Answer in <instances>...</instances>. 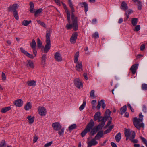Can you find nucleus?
I'll use <instances>...</instances> for the list:
<instances>
[{"mask_svg":"<svg viewBox=\"0 0 147 147\" xmlns=\"http://www.w3.org/2000/svg\"><path fill=\"white\" fill-rule=\"evenodd\" d=\"M51 30L50 28L47 29L46 35V44L45 45L44 49V52L45 53H47L51 47V41L50 39V34Z\"/></svg>","mask_w":147,"mask_h":147,"instance_id":"f257e3e1","label":"nucleus"},{"mask_svg":"<svg viewBox=\"0 0 147 147\" xmlns=\"http://www.w3.org/2000/svg\"><path fill=\"white\" fill-rule=\"evenodd\" d=\"M77 18V17L75 16L73 14L71 15L72 23L69 24H67L66 26V28L69 30L73 28L75 31L77 30L78 28Z\"/></svg>","mask_w":147,"mask_h":147,"instance_id":"f03ea898","label":"nucleus"},{"mask_svg":"<svg viewBox=\"0 0 147 147\" xmlns=\"http://www.w3.org/2000/svg\"><path fill=\"white\" fill-rule=\"evenodd\" d=\"M143 120V118H137L134 117L133 119V124L134 126L138 130H140L141 127L143 128L144 127V124L141 123Z\"/></svg>","mask_w":147,"mask_h":147,"instance_id":"7ed1b4c3","label":"nucleus"},{"mask_svg":"<svg viewBox=\"0 0 147 147\" xmlns=\"http://www.w3.org/2000/svg\"><path fill=\"white\" fill-rule=\"evenodd\" d=\"M94 125V123L93 120L92 119H91L85 129L81 133V136L82 137H84L87 132L90 131Z\"/></svg>","mask_w":147,"mask_h":147,"instance_id":"20e7f679","label":"nucleus"},{"mask_svg":"<svg viewBox=\"0 0 147 147\" xmlns=\"http://www.w3.org/2000/svg\"><path fill=\"white\" fill-rule=\"evenodd\" d=\"M101 125H103V124H101ZM100 124H98V126H96L94 127L93 129L92 128L91 131V135L92 136L94 135V134H96V132L99 130L101 129L102 128V127H100Z\"/></svg>","mask_w":147,"mask_h":147,"instance_id":"39448f33","label":"nucleus"},{"mask_svg":"<svg viewBox=\"0 0 147 147\" xmlns=\"http://www.w3.org/2000/svg\"><path fill=\"white\" fill-rule=\"evenodd\" d=\"M52 127L55 131H59L62 128V126L58 122H56L52 123Z\"/></svg>","mask_w":147,"mask_h":147,"instance_id":"423d86ee","label":"nucleus"},{"mask_svg":"<svg viewBox=\"0 0 147 147\" xmlns=\"http://www.w3.org/2000/svg\"><path fill=\"white\" fill-rule=\"evenodd\" d=\"M38 113L41 116H44L46 113V109L44 107H39L38 108Z\"/></svg>","mask_w":147,"mask_h":147,"instance_id":"0eeeda50","label":"nucleus"},{"mask_svg":"<svg viewBox=\"0 0 147 147\" xmlns=\"http://www.w3.org/2000/svg\"><path fill=\"white\" fill-rule=\"evenodd\" d=\"M54 58L55 60L58 62H60L62 60L61 54L58 51L55 53L54 54Z\"/></svg>","mask_w":147,"mask_h":147,"instance_id":"6e6552de","label":"nucleus"},{"mask_svg":"<svg viewBox=\"0 0 147 147\" xmlns=\"http://www.w3.org/2000/svg\"><path fill=\"white\" fill-rule=\"evenodd\" d=\"M74 83L75 86L79 88L82 87V83L79 78H76L74 80Z\"/></svg>","mask_w":147,"mask_h":147,"instance_id":"1a4fd4ad","label":"nucleus"},{"mask_svg":"<svg viewBox=\"0 0 147 147\" xmlns=\"http://www.w3.org/2000/svg\"><path fill=\"white\" fill-rule=\"evenodd\" d=\"M19 5L17 4H14L11 5L8 8V10L10 12L17 11L16 9L18 7Z\"/></svg>","mask_w":147,"mask_h":147,"instance_id":"9d476101","label":"nucleus"},{"mask_svg":"<svg viewBox=\"0 0 147 147\" xmlns=\"http://www.w3.org/2000/svg\"><path fill=\"white\" fill-rule=\"evenodd\" d=\"M77 36L78 34L77 32H74L73 33L70 39V41L71 43H76Z\"/></svg>","mask_w":147,"mask_h":147,"instance_id":"9b49d317","label":"nucleus"},{"mask_svg":"<svg viewBox=\"0 0 147 147\" xmlns=\"http://www.w3.org/2000/svg\"><path fill=\"white\" fill-rule=\"evenodd\" d=\"M88 147H91L92 146H94L98 144V142L95 139L93 138L88 143Z\"/></svg>","mask_w":147,"mask_h":147,"instance_id":"f8f14e48","label":"nucleus"},{"mask_svg":"<svg viewBox=\"0 0 147 147\" xmlns=\"http://www.w3.org/2000/svg\"><path fill=\"white\" fill-rule=\"evenodd\" d=\"M135 136V133L134 131H131V135L130 136V140L133 143H136L138 142V140L136 139H134Z\"/></svg>","mask_w":147,"mask_h":147,"instance_id":"ddd939ff","label":"nucleus"},{"mask_svg":"<svg viewBox=\"0 0 147 147\" xmlns=\"http://www.w3.org/2000/svg\"><path fill=\"white\" fill-rule=\"evenodd\" d=\"M76 69L78 71H80L82 70V65L81 62H77L76 66Z\"/></svg>","mask_w":147,"mask_h":147,"instance_id":"4468645a","label":"nucleus"},{"mask_svg":"<svg viewBox=\"0 0 147 147\" xmlns=\"http://www.w3.org/2000/svg\"><path fill=\"white\" fill-rule=\"evenodd\" d=\"M105 117H100V118H98V119L97 120L98 122H101V123H100L99 124H103V125L101 124L100 125V127L101 126L102 128L104 126L105 124V121H106V120H105Z\"/></svg>","mask_w":147,"mask_h":147,"instance_id":"2eb2a0df","label":"nucleus"},{"mask_svg":"<svg viewBox=\"0 0 147 147\" xmlns=\"http://www.w3.org/2000/svg\"><path fill=\"white\" fill-rule=\"evenodd\" d=\"M138 64H136L132 65L130 68V70L132 72V74H134L136 72V70L138 68Z\"/></svg>","mask_w":147,"mask_h":147,"instance_id":"dca6fc26","label":"nucleus"},{"mask_svg":"<svg viewBox=\"0 0 147 147\" xmlns=\"http://www.w3.org/2000/svg\"><path fill=\"white\" fill-rule=\"evenodd\" d=\"M14 105L17 107H21L23 104V101L21 99H18L14 103Z\"/></svg>","mask_w":147,"mask_h":147,"instance_id":"f3484780","label":"nucleus"},{"mask_svg":"<svg viewBox=\"0 0 147 147\" xmlns=\"http://www.w3.org/2000/svg\"><path fill=\"white\" fill-rule=\"evenodd\" d=\"M128 6L127 3L125 1H123L121 4L120 7L121 9L124 10L125 12H126V10L128 9Z\"/></svg>","mask_w":147,"mask_h":147,"instance_id":"a211bd4d","label":"nucleus"},{"mask_svg":"<svg viewBox=\"0 0 147 147\" xmlns=\"http://www.w3.org/2000/svg\"><path fill=\"white\" fill-rule=\"evenodd\" d=\"M27 119L28 121V123L30 124H32L34 121V117H32L31 115L28 116L27 117Z\"/></svg>","mask_w":147,"mask_h":147,"instance_id":"6ab92c4d","label":"nucleus"},{"mask_svg":"<svg viewBox=\"0 0 147 147\" xmlns=\"http://www.w3.org/2000/svg\"><path fill=\"white\" fill-rule=\"evenodd\" d=\"M28 85L30 86L34 87L36 85V81L35 80H30L27 82Z\"/></svg>","mask_w":147,"mask_h":147,"instance_id":"aec40b11","label":"nucleus"},{"mask_svg":"<svg viewBox=\"0 0 147 147\" xmlns=\"http://www.w3.org/2000/svg\"><path fill=\"white\" fill-rule=\"evenodd\" d=\"M101 117V113L100 112H97L95 113L94 117V120L96 121L97 120L98 118Z\"/></svg>","mask_w":147,"mask_h":147,"instance_id":"412c9836","label":"nucleus"},{"mask_svg":"<svg viewBox=\"0 0 147 147\" xmlns=\"http://www.w3.org/2000/svg\"><path fill=\"white\" fill-rule=\"evenodd\" d=\"M42 8H40L36 10L35 11H33V12L34 13V16L35 17H37L40 15V13L42 11Z\"/></svg>","mask_w":147,"mask_h":147,"instance_id":"4be33fe9","label":"nucleus"},{"mask_svg":"<svg viewBox=\"0 0 147 147\" xmlns=\"http://www.w3.org/2000/svg\"><path fill=\"white\" fill-rule=\"evenodd\" d=\"M37 46L38 49H42L44 48V46L42 45V42L39 38H37Z\"/></svg>","mask_w":147,"mask_h":147,"instance_id":"5701e85b","label":"nucleus"},{"mask_svg":"<svg viewBox=\"0 0 147 147\" xmlns=\"http://www.w3.org/2000/svg\"><path fill=\"white\" fill-rule=\"evenodd\" d=\"M80 5L82 4L83 5V6H81L82 7L83 6L84 7L85 13H86V12L88 11V7L87 4L85 2H84L82 3H80Z\"/></svg>","mask_w":147,"mask_h":147,"instance_id":"b1692460","label":"nucleus"},{"mask_svg":"<svg viewBox=\"0 0 147 147\" xmlns=\"http://www.w3.org/2000/svg\"><path fill=\"white\" fill-rule=\"evenodd\" d=\"M31 108V103L29 102H27L26 104L24 107L26 111L28 110H29Z\"/></svg>","mask_w":147,"mask_h":147,"instance_id":"393cba45","label":"nucleus"},{"mask_svg":"<svg viewBox=\"0 0 147 147\" xmlns=\"http://www.w3.org/2000/svg\"><path fill=\"white\" fill-rule=\"evenodd\" d=\"M125 132L124 134L125 136H130L131 134V131L129 129H127L126 128L124 129Z\"/></svg>","mask_w":147,"mask_h":147,"instance_id":"a878e982","label":"nucleus"},{"mask_svg":"<svg viewBox=\"0 0 147 147\" xmlns=\"http://www.w3.org/2000/svg\"><path fill=\"white\" fill-rule=\"evenodd\" d=\"M121 134L119 132L117 134L115 137V138L116 141L117 142H119L120 141L121 138Z\"/></svg>","mask_w":147,"mask_h":147,"instance_id":"bb28decb","label":"nucleus"},{"mask_svg":"<svg viewBox=\"0 0 147 147\" xmlns=\"http://www.w3.org/2000/svg\"><path fill=\"white\" fill-rule=\"evenodd\" d=\"M26 66L28 67V65L30 68H33L34 67V65L33 62L31 60H28V63L26 65Z\"/></svg>","mask_w":147,"mask_h":147,"instance_id":"cd10ccee","label":"nucleus"},{"mask_svg":"<svg viewBox=\"0 0 147 147\" xmlns=\"http://www.w3.org/2000/svg\"><path fill=\"white\" fill-rule=\"evenodd\" d=\"M127 110V107L126 105H125L123 107H121L120 109V113L121 115L125 113Z\"/></svg>","mask_w":147,"mask_h":147,"instance_id":"c85d7f7f","label":"nucleus"},{"mask_svg":"<svg viewBox=\"0 0 147 147\" xmlns=\"http://www.w3.org/2000/svg\"><path fill=\"white\" fill-rule=\"evenodd\" d=\"M30 45L32 49L36 48V43L34 39L32 40V42L30 43Z\"/></svg>","mask_w":147,"mask_h":147,"instance_id":"c756f323","label":"nucleus"},{"mask_svg":"<svg viewBox=\"0 0 147 147\" xmlns=\"http://www.w3.org/2000/svg\"><path fill=\"white\" fill-rule=\"evenodd\" d=\"M11 107H4L2 109L1 112V113H5L11 109Z\"/></svg>","mask_w":147,"mask_h":147,"instance_id":"7c9ffc66","label":"nucleus"},{"mask_svg":"<svg viewBox=\"0 0 147 147\" xmlns=\"http://www.w3.org/2000/svg\"><path fill=\"white\" fill-rule=\"evenodd\" d=\"M32 21L31 20L28 21L27 20H24L22 21V24L23 25L25 26H27Z\"/></svg>","mask_w":147,"mask_h":147,"instance_id":"2f4dec72","label":"nucleus"},{"mask_svg":"<svg viewBox=\"0 0 147 147\" xmlns=\"http://www.w3.org/2000/svg\"><path fill=\"white\" fill-rule=\"evenodd\" d=\"M47 57H46V55L44 54H43L42 57V61L41 63L43 64V65H44L45 64V61L46 60Z\"/></svg>","mask_w":147,"mask_h":147,"instance_id":"473e14b6","label":"nucleus"},{"mask_svg":"<svg viewBox=\"0 0 147 147\" xmlns=\"http://www.w3.org/2000/svg\"><path fill=\"white\" fill-rule=\"evenodd\" d=\"M79 52L78 51L77 52L74 56V62L75 63H76L77 62H78V57H79Z\"/></svg>","mask_w":147,"mask_h":147,"instance_id":"72a5a7b5","label":"nucleus"},{"mask_svg":"<svg viewBox=\"0 0 147 147\" xmlns=\"http://www.w3.org/2000/svg\"><path fill=\"white\" fill-rule=\"evenodd\" d=\"M30 11L31 13L33 12L34 5L33 3L31 2L30 3Z\"/></svg>","mask_w":147,"mask_h":147,"instance_id":"f704fd0d","label":"nucleus"},{"mask_svg":"<svg viewBox=\"0 0 147 147\" xmlns=\"http://www.w3.org/2000/svg\"><path fill=\"white\" fill-rule=\"evenodd\" d=\"M65 12L67 13V18L68 20V22L69 24H70L71 20L70 18V14L69 11V10H67L65 11Z\"/></svg>","mask_w":147,"mask_h":147,"instance_id":"c9c22d12","label":"nucleus"},{"mask_svg":"<svg viewBox=\"0 0 147 147\" xmlns=\"http://www.w3.org/2000/svg\"><path fill=\"white\" fill-rule=\"evenodd\" d=\"M138 22V19L137 18H133L132 19L131 23L133 26H136Z\"/></svg>","mask_w":147,"mask_h":147,"instance_id":"e433bc0d","label":"nucleus"},{"mask_svg":"<svg viewBox=\"0 0 147 147\" xmlns=\"http://www.w3.org/2000/svg\"><path fill=\"white\" fill-rule=\"evenodd\" d=\"M111 111L109 109H107L105 112V116L107 118H108L110 117Z\"/></svg>","mask_w":147,"mask_h":147,"instance_id":"4c0bfd02","label":"nucleus"},{"mask_svg":"<svg viewBox=\"0 0 147 147\" xmlns=\"http://www.w3.org/2000/svg\"><path fill=\"white\" fill-rule=\"evenodd\" d=\"M76 124H74L71 125L69 127V131L72 130L76 127Z\"/></svg>","mask_w":147,"mask_h":147,"instance_id":"58836bf2","label":"nucleus"},{"mask_svg":"<svg viewBox=\"0 0 147 147\" xmlns=\"http://www.w3.org/2000/svg\"><path fill=\"white\" fill-rule=\"evenodd\" d=\"M137 5L138 7V9L140 10L142 8V5L141 4V3L139 1H138L137 2Z\"/></svg>","mask_w":147,"mask_h":147,"instance_id":"ea45409f","label":"nucleus"},{"mask_svg":"<svg viewBox=\"0 0 147 147\" xmlns=\"http://www.w3.org/2000/svg\"><path fill=\"white\" fill-rule=\"evenodd\" d=\"M86 104V102H84L81 105L79 108L80 111H82L84 108Z\"/></svg>","mask_w":147,"mask_h":147,"instance_id":"a19ab883","label":"nucleus"},{"mask_svg":"<svg viewBox=\"0 0 147 147\" xmlns=\"http://www.w3.org/2000/svg\"><path fill=\"white\" fill-rule=\"evenodd\" d=\"M103 131H99L97 134V135H96V138L98 136H99L102 137L103 136Z\"/></svg>","mask_w":147,"mask_h":147,"instance_id":"79ce46f5","label":"nucleus"},{"mask_svg":"<svg viewBox=\"0 0 147 147\" xmlns=\"http://www.w3.org/2000/svg\"><path fill=\"white\" fill-rule=\"evenodd\" d=\"M13 14L15 18V19L16 20H18L19 19V17L17 11L13 12Z\"/></svg>","mask_w":147,"mask_h":147,"instance_id":"37998d69","label":"nucleus"},{"mask_svg":"<svg viewBox=\"0 0 147 147\" xmlns=\"http://www.w3.org/2000/svg\"><path fill=\"white\" fill-rule=\"evenodd\" d=\"M64 128H61L59 131H58V134L59 135L62 136L63 133H64Z\"/></svg>","mask_w":147,"mask_h":147,"instance_id":"c03bdc74","label":"nucleus"},{"mask_svg":"<svg viewBox=\"0 0 147 147\" xmlns=\"http://www.w3.org/2000/svg\"><path fill=\"white\" fill-rule=\"evenodd\" d=\"M135 26L134 29L133 30L135 31L138 32L139 31L140 28V26L139 25H136V26Z\"/></svg>","mask_w":147,"mask_h":147,"instance_id":"a18cd8bd","label":"nucleus"},{"mask_svg":"<svg viewBox=\"0 0 147 147\" xmlns=\"http://www.w3.org/2000/svg\"><path fill=\"white\" fill-rule=\"evenodd\" d=\"M92 37L95 39L98 38L99 37V35L98 32H96L92 36Z\"/></svg>","mask_w":147,"mask_h":147,"instance_id":"49530a36","label":"nucleus"},{"mask_svg":"<svg viewBox=\"0 0 147 147\" xmlns=\"http://www.w3.org/2000/svg\"><path fill=\"white\" fill-rule=\"evenodd\" d=\"M2 79L3 81H5L6 80V77L5 75L3 72L2 73Z\"/></svg>","mask_w":147,"mask_h":147,"instance_id":"de8ad7c7","label":"nucleus"},{"mask_svg":"<svg viewBox=\"0 0 147 147\" xmlns=\"http://www.w3.org/2000/svg\"><path fill=\"white\" fill-rule=\"evenodd\" d=\"M142 88L143 90H147V84H143L142 85Z\"/></svg>","mask_w":147,"mask_h":147,"instance_id":"09e8293b","label":"nucleus"},{"mask_svg":"<svg viewBox=\"0 0 147 147\" xmlns=\"http://www.w3.org/2000/svg\"><path fill=\"white\" fill-rule=\"evenodd\" d=\"M141 139L144 144L147 146V140L144 138L140 137Z\"/></svg>","mask_w":147,"mask_h":147,"instance_id":"8fccbe9b","label":"nucleus"},{"mask_svg":"<svg viewBox=\"0 0 147 147\" xmlns=\"http://www.w3.org/2000/svg\"><path fill=\"white\" fill-rule=\"evenodd\" d=\"M20 50L22 52L24 53V55H27L28 52L24 50L21 47L20 48Z\"/></svg>","mask_w":147,"mask_h":147,"instance_id":"3c124183","label":"nucleus"},{"mask_svg":"<svg viewBox=\"0 0 147 147\" xmlns=\"http://www.w3.org/2000/svg\"><path fill=\"white\" fill-rule=\"evenodd\" d=\"M5 142L4 140H3L0 144V147H5Z\"/></svg>","mask_w":147,"mask_h":147,"instance_id":"603ef678","label":"nucleus"},{"mask_svg":"<svg viewBox=\"0 0 147 147\" xmlns=\"http://www.w3.org/2000/svg\"><path fill=\"white\" fill-rule=\"evenodd\" d=\"M94 90H92L91 91L90 96L91 97H95V96L94 95Z\"/></svg>","mask_w":147,"mask_h":147,"instance_id":"864d4df0","label":"nucleus"},{"mask_svg":"<svg viewBox=\"0 0 147 147\" xmlns=\"http://www.w3.org/2000/svg\"><path fill=\"white\" fill-rule=\"evenodd\" d=\"M53 142L51 141L48 143H47L46 144H45L44 146V147H48L50 146L52 144Z\"/></svg>","mask_w":147,"mask_h":147,"instance_id":"5fc2aeb1","label":"nucleus"},{"mask_svg":"<svg viewBox=\"0 0 147 147\" xmlns=\"http://www.w3.org/2000/svg\"><path fill=\"white\" fill-rule=\"evenodd\" d=\"M102 103V107L104 109L106 107L105 104L104 102V100H102L100 101Z\"/></svg>","mask_w":147,"mask_h":147,"instance_id":"6e6d98bb","label":"nucleus"},{"mask_svg":"<svg viewBox=\"0 0 147 147\" xmlns=\"http://www.w3.org/2000/svg\"><path fill=\"white\" fill-rule=\"evenodd\" d=\"M26 56L31 59H33L34 58V57L31 54L29 53H28Z\"/></svg>","mask_w":147,"mask_h":147,"instance_id":"4d7b16f0","label":"nucleus"},{"mask_svg":"<svg viewBox=\"0 0 147 147\" xmlns=\"http://www.w3.org/2000/svg\"><path fill=\"white\" fill-rule=\"evenodd\" d=\"M69 5L71 8H73L74 7L72 3V2L71 1H68Z\"/></svg>","mask_w":147,"mask_h":147,"instance_id":"13d9d810","label":"nucleus"},{"mask_svg":"<svg viewBox=\"0 0 147 147\" xmlns=\"http://www.w3.org/2000/svg\"><path fill=\"white\" fill-rule=\"evenodd\" d=\"M32 49L33 50V53L35 55V57L37 53L36 49V48Z\"/></svg>","mask_w":147,"mask_h":147,"instance_id":"bf43d9fd","label":"nucleus"},{"mask_svg":"<svg viewBox=\"0 0 147 147\" xmlns=\"http://www.w3.org/2000/svg\"><path fill=\"white\" fill-rule=\"evenodd\" d=\"M145 48V46L144 44H142L140 47V48L141 51L143 50Z\"/></svg>","mask_w":147,"mask_h":147,"instance_id":"052dcab7","label":"nucleus"},{"mask_svg":"<svg viewBox=\"0 0 147 147\" xmlns=\"http://www.w3.org/2000/svg\"><path fill=\"white\" fill-rule=\"evenodd\" d=\"M127 106L131 110V111L132 112H134V109L132 108L131 107V105L130 104H128L127 105Z\"/></svg>","mask_w":147,"mask_h":147,"instance_id":"680f3d73","label":"nucleus"},{"mask_svg":"<svg viewBox=\"0 0 147 147\" xmlns=\"http://www.w3.org/2000/svg\"><path fill=\"white\" fill-rule=\"evenodd\" d=\"M143 111L145 113H146L147 112V108L145 105H143Z\"/></svg>","mask_w":147,"mask_h":147,"instance_id":"e2e57ef3","label":"nucleus"},{"mask_svg":"<svg viewBox=\"0 0 147 147\" xmlns=\"http://www.w3.org/2000/svg\"><path fill=\"white\" fill-rule=\"evenodd\" d=\"M38 139V138L37 137V136L34 137V138L33 140V142L34 143L36 142L37 141Z\"/></svg>","mask_w":147,"mask_h":147,"instance_id":"0e129e2a","label":"nucleus"},{"mask_svg":"<svg viewBox=\"0 0 147 147\" xmlns=\"http://www.w3.org/2000/svg\"><path fill=\"white\" fill-rule=\"evenodd\" d=\"M100 106H101V105L100 103V102L99 101H98V105L97 106V109L98 110L100 109Z\"/></svg>","mask_w":147,"mask_h":147,"instance_id":"69168bd1","label":"nucleus"},{"mask_svg":"<svg viewBox=\"0 0 147 147\" xmlns=\"http://www.w3.org/2000/svg\"><path fill=\"white\" fill-rule=\"evenodd\" d=\"M83 76L86 80H87L88 79L87 75V74L86 73H84V74H83Z\"/></svg>","mask_w":147,"mask_h":147,"instance_id":"338daca9","label":"nucleus"},{"mask_svg":"<svg viewBox=\"0 0 147 147\" xmlns=\"http://www.w3.org/2000/svg\"><path fill=\"white\" fill-rule=\"evenodd\" d=\"M111 145L112 147H117L116 144L113 142H111Z\"/></svg>","mask_w":147,"mask_h":147,"instance_id":"774afa93","label":"nucleus"}]
</instances>
